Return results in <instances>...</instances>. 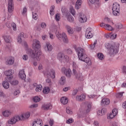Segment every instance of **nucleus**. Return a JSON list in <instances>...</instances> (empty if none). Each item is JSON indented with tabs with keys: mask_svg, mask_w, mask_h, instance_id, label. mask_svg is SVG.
<instances>
[{
	"mask_svg": "<svg viewBox=\"0 0 126 126\" xmlns=\"http://www.w3.org/2000/svg\"><path fill=\"white\" fill-rule=\"evenodd\" d=\"M105 48L108 50V53L110 56H115L119 53V46L113 45L110 43H106Z\"/></svg>",
	"mask_w": 126,
	"mask_h": 126,
	"instance_id": "obj_1",
	"label": "nucleus"
},
{
	"mask_svg": "<svg viewBox=\"0 0 126 126\" xmlns=\"http://www.w3.org/2000/svg\"><path fill=\"white\" fill-rule=\"evenodd\" d=\"M27 53L32 59H35L36 58L37 61H40L41 60L42 52L38 50H33L32 49H28Z\"/></svg>",
	"mask_w": 126,
	"mask_h": 126,
	"instance_id": "obj_2",
	"label": "nucleus"
},
{
	"mask_svg": "<svg viewBox=\"0 0 126 126\" xmlns=\"http://www.w3.org/2000/svg\"><path fill=\"white\" fill-rule=\"evenodd\" d=\"M56 36L59 41L63 40V42L66 44L68 43V38H67V35H66L65 33L63 32L62 34L60 32L57 31L56 32Z\"/></svg>",
	"mask_w": 126,
	"mask_h": 126,
	"instance_id": "obj_3",
	"label": "nucleus"
},
{
	"mask_svg": "<svg viewBox=\"0 0 126 126\" xmlns=\"http://www.w3.org/2000/svg\"><path fill=\"white\" fill-rule=\"evenodd\" d=\"M75 52L77 54L78 58L79 60H82L83 58H85L86 54H85V50L81 48V47H78L75 48Z\"/></svg>",
	"mask_w": 126,
	"mask_h": 126,
	"instance_id": "obj_4",
	"label": "nucleus"
},
{
	"mask_svg": "<svg viewBox=\"0 0 126 126\" xmlns=\"http://www.w3.org/2000/svg\"><path fill=\"white\" fill-rule=\"evenodd\" d=\"M45 76L55 78L56 77V71L53 69H46L44 72Z\"/></svg>",
	"mask_w": 126,
	"mask_h": 126,
	"instance_id": "obj_5",
	"label": "nucleus"
},
{
	"mask_svg": "<svg viewBox=\"0 0 126 126\" xmlns=\"http://www.w3.org/2000/svg\"><path fill=\"white\" fill-rule=\"evenodd\" d=\"M20 116L17 115L15 116H14L13 117H12L10 119H9L7 123L9 125H15L16 123H17V122L20 121Z\"/></svg>",
	"mask_w": 126,
	"mask_h": 126,
	"instance_id": "obj_6",
	"label": "nucleus"
},
{
	"mask_svg": "<svg viewBox=\"0 0 126 126\" xmlns=\"http://www.w3.org/2000/svg\"><path fill=\"white\" fill-rule=\"evenodd\" d=\"M57 59H58L60 62H67V61H68V56L64 55L63 53H59L58 54Z\"/></svg>",
	"mask_w": 126,
	"mask_h": 126,
	"instance_id": "obj_7",
	"label": "nucleus"
},
{
	"mask_svg": "<svg viewBox=\"0 0 126 126\" xmlns=\"http://www.w3.org/2000/svg\"><path fill=\"white\" fill-rule=\"evenodd\" d=\"M62 71L64 73V74H65V76L68 77V78H70V77H71V70H70V68L66 69L64 67L63 68Z\"/></svg>",
	"mask_w": 126,
	"mask_h": 126,
	"instance_id": "obj_8",
	"label": "nucleus"
},
{
	"mask_svg": "<svg viewBox=\"0 0 126 126\" xmlns=\"http://www.w3.org/2000/svg\"><path fill=\"white\" fill-rule=\"evenodd\" d=\"M85 36L87 39H91V38L93 37V34H92V29H91V28H88L86 30Z\"/></svg>",
	"mask_w": 126,
	"mask_h": 126,
	"instance_id": "obj_9",
	"label": "nucleus"
},
{
	"mask_svg": "<svg viewBox=\"0 0 126 126\" xmlns=\"http://www.w3.org/2000/svg\"><path fill=\"white\" fill-rule=\"evenodd\" d=\"M20 117V121H26L28 120L29 118H30V112H28L21 114Z\"/></svg>",
	"mask_w": 126,
	"mask_h": 126,
	"instance_id": "obj_10",
	"label": "nucleus"
},
{
	"mask_svg": "<svg viewBox=\"0 0 126 126\" xmlns=\"http://www.w3.org/2000/svg\"><path fill=\"white\" fill-rule=\"evenodd\" d=\"M13 0H8V11L9 13H11L13 11Z\"/></svg>",
	"mask_w": 126,
	"mask_h": 126,
	"instance_id": "obj_11",
	"label": "nucleus"
},
{
	"mask_svg": "<svg viewBox=\"0 0 126 126\" xmlns=\"http://www.w3.org/2000/svg\"><path fill=\"white\" fill-rule=\"evenodd\" d=\"M14 73V71L12 69L5 71L4 72L5 75H6V76H9V77H7V78H8V79H9V80H10V79H12V78H13V76L11 75H12V74H13Z\"/></svg>",
	"mask_w": 126,
	"mask_h": 126,
	"instance_id": "obj_12",
	"label": "nucleus"
},
{
	"mask_svg": "<svg viewBox=\"0 0 126 126\" xmlns=\"http://www.w3.org/2000/svg\"><path fill=\"white\" fill-rule=\"evenodd\" d=\"M80 61L82 62H84L86 63H87L88 65H91L92 63L91 62V60L89 57H87V55L85 56V57H83L82 59H81Z\"/></svg>",
	"mask_w": 126,
	"mask_h": 126,
	"instance_id": "obj_13",
	"label": "nucleus"
},
{
	"mask_svg": "<svg viewBox=\"0 0 126 126\" xmlns=\"http://www.w3.org/2000/svg\"><path fill=\"white\" fill-rule=\"evenodd\" d=\"M80 61L82 62H84L86 63H87L88 65H91L92 63L91 62V60L89 57H87V55L85 56V57H83L82 59H81Z\"/></svg>",
	"mask_w": 126,
	"mask_h": 126,
	"instance_id": "obj_14",
	"label": "nucleus"
},
{
	"mask_svg": "<svg viewBox=\"0 0 126 126\" xmlns=\"http://www.w3.org/2000/svg\"><path fill=\"white\" fill-rule=\"evenodd\" d=\"M53 108L52 104L50 103H46L42 105L41 107L42 110H44V111H48V110H51Z\"/></svg>",
	"mask_w": 126,
	"mask_h": 126,
	"instance_id": "obj_15",
	"label": "nucleus"
},
{
	"mask_svg": "<svg viewBox=\"0 0 126 126\" xmlns=\"http://www.w3.org/2000/svg\"><path fill=\"white\" fill-rule=\"evenodd\" d=\"M65 28L67 30V32L68 33V34L72 35V34L74 33V30H73V28L70 27V26L66 25L65 26Z\"/></svg>",
	"mask_w": 126,
	"mask_h": 126,
	"instance_id": "obj_16",
	"label": "nucleus"
},
{
	"mask_svg": "<svg viewBox=\"0 0 126 126\" xmlns=\"http://www.w3.org/2000/svg\"><path fill=\"white\" fill-rule=\"evenodd\" d=\"M32 47L33 48H35V49H39L41 47V45H40V41L37 39H34L32 43Z\"/></svg>",
	"mask_w": 126,
	"mask_h": 126,
	"instance_id": "obj_17",
	"label": "nucleus"
},
{
	"mask_svg": "<svg viewBox=\"0 0 126 126\" xmlns=\"http://www.w3.org/2000/svg\"><path fill=\"white\" fill-rule=\"evenodd\" d=\"M19 77L21 78L23 80H25V79H26V74H25L24 69H22L19 71Z\"/></svg>",
	"mask_w": 126,
	"mask_h": 126,
	"instance_id": "obj_18",
	"label": "nucleus"
},
{
	"mask_svg": "<svg viewBox=\"0 0 126 126\" xmlns=\"http://www.w3.org/2000/svg\"><path fill=\"white\" fill-rule=\"evenodd\" d=\"M43 122L41 119H37L34 121L32 123V126H42Z\"/></svg>",
	"mask_w": 126,
	"mask_h": 126,
	"instance_id": "obj_19",
	"label": "nucleus"
},
{
	"mask_svg": "<svg viewBox=\"0 0 126 126\" xmlns=\"http://www.w3.org/2000/svg\"><path fill=\"white\" fill-rule=\"evenodd\" d=\"M14 63V58L13 57H9L6 62V64L11 65Z\"/></svg>",
	"mask_w": 126,
	"mask_h": 126,
	"instance_id": "obj_20",
	"label": "nucleus"
},
{
	"mask_svg": "<svg viewBox=\"0 0 126 126\" xmlns=\"http://www.w3.org/2000/svg\"><path fill=\"white\" fill-rule=\"evenodd\" d=\"M79 21L81 23H84L87 21V17L85 15H80Z\"/></svg>",
	"mask_w": 126,
	"mask_h": 126,
	"instance_id": "obj_21",
	"label": "nucleus"
},
{
	"mask_svg": "<svg viewBox=\"0 0 126 126\" xmlns=\"http://www.w3.org/2000/svg\"><path fill=\"white\" fill-rule=\"evenodd\" d=\"M120 4L117 2H115L112 6V10L120 11Z\"/></svg>",
	"mask_w": 126,
	"mask_h": 126,
	"instance_id": "obj_22",
	"label": "nucleus"
},
{
	"mask_svg": "<svg viewBox=\"0 0 126 126\" xmlns=\"http://www.w3.org/2000/svg\"><path fill=\"white\" fill-rule=\"evenodd\" d=\"M82 4V0H78L76 2L75 8L76 9H79Z\"/></svg>",
	"mask_w": 126,
	"mask_h": 126,
	"instance_id": "obj_23",
	"label": "nucleus"
},
{
	"mask_svg": "<svg viewBox=\"0 0 126 126\" xmlns=\"http://www.w3.org/2000/svg\"><path fill=\"white\" fill-rule=\"evenodd\" d=\"M66 82V80L65 76H62L60 80L59 83L61 85H64V84Z\"/></svg>",
	"mask_w": 126,
	"mask_h": 126,
	"instance_id": "obj_24",
	"label": "nucleus"
},
{
	"mask_svg": "<svg viewBox=\"0 0 126 126\" xmlns=\"http://www.w3.org/2000/svg\"><path fill=\"white\" fill-rule=\"evenodd\" d=\"M102 104L103 105H109L110 104V99L107 98H104L101 100Z\"/></svg>",
	"mask_w": 126,
	"mask_h": 126,
	"instance_id": "obj_25",
	"label": "nucleus"
},
{
	"mask_svg": "<svg viewBox=\"0 0 126 126\" xmlns=\"http://www.w3.org/2000/svg\"><path fill=\"white\" fill-rule=\"evenodd\" d=\"M2 115L4 117H9L11 115L10 110H6L2 112Z\"/></svg>",
	"mask_w": 126,
	"mask_h": 126,
	"instance_id": "obj_26",
	"label": "nucleus"
},
{
	"mask_svg": "<svg viewBox=\"0 0 126 126\" xmlns=\"http://www.w3.org/2000/svg\"><path fill=\"white\" fill-rule=\"evenodd\" d=\"M61 102L63 105H66V104H67L68 100H67L66 97L63 96L61 98Z\"/></svg>",
	"mask_w": 126,
	"mask_h": 126,
	"instance_id": "obj_27",
	"label": "nucleus"
},
{
	"mask_svg": "<svg viewBox=\"0 0 126 126\" xmlns=\"http://www.w3.org/2000/svg\"><path fill=\"white\" fill-rule=\"evenodd\" d=\"M72 66H73V73H76V70H77V68H78V65L76 64V63L73 62L72 63Z\"/></svg>",
	"mask_w": 126,
	"mask_h": 126,
	"instance_id": "obj_28",
	"label": "nucleus"
},
{
	"mask_svg": "<svg viewBox=\"0 0 126 126\" xmlns=\"http://www.w3.org/2000/svg\"><path fill=\"white\" fill-rule=\"evenodd\" d=\"M66 18L67 20L69 21V22H70V23H72L74 21V18L71 15H66Z\"/></svg>",
	"mask_w": 126,
	"mask_h": 126,
	"instance_id": "obj_29",
	"label": "nucleus"
},
{
	"mask_svg": "<svg viewBox=\"0 0 126 126\" xmlns=\"http://www.w3.org/2000/svg\"><path fill=\"white\" fill-rule=\"evenodd\" d=\"M2 86L5 89H8L9 88V83L6 81H4L3 82Z\"/></svg>",
	"mask_w": 126,
	"mask_h": 126,
	"instance_id": "obj_30",
	"label": "nucleus"
},
{
	"mask_svg": "<svg viewBox=\"0 0 126 126\" xmlns=\"http://www.w3.org/2000/svg\"><path fill=\"white\" fill-rule=\"evenodd\" d=\"M45 48H47V50L49 52H51L53 50V46L50 43L48 42L46 44Z\"/></svg>",
	"mask_w": 126,
	"mask_h": 126,
	"instance_id": "obj_31",
	"label": "nucleus"
},
{
	"mask_svg": "<svg viewBox=\"0 0 126 126\" xmlns=\"http://www.w3.org/2000/svg\"><path fill=\"white\" fill-rule=\"evenodd\" d=\"M44 94H49L50 93V88L49 87H45L43 89Z\"/></svg>",
	"mask_w": 126,
	"mask_h": 126,
	"instance_id": "obj_32",
	"label": "nucleus"
},
{
	"mask_svg": "<svg viewBox=\"0 0 126 126\" xmlns=\"http://www.w3.org/2000/svg\"><path fill=\"white\" fill-rule=\"evenodd\" d=\"M3 38L4 41L6 42V43H10V36H7V35H3L2 36Z\"/></svg>",
	"mask_w": 126,
	"mask_h": 126,
	"instance_id": "obj_33",
	"label": "nucleus"
},
{
	"mask_svg": "<svg viewBox=\"0 0 126 126\" xmlns=\"http://www.w3.org/2000/svg\"><path fill=\"white\" fill-rule=\"evenodd\" d=\"M89 1L92 4H94L95 5H98L99 4V0H89Z\"/></svg>",
	"mask_w": 126,
	"mask_h": 126,
	"instance_id": "obj_34",
	"label": "nucleus"
},
{
	"mask_svg": "<svg viewBox=\"0 0 126 126\" xmlns=\"http://www.w3.org/2000/svg\"><path fill=\"white\" fill-rule=\"evenodd\" d=\"M74 73V75H75L76 78H77V79H79V78L81 77V73L77 72V70H76V73Z\"/></svg>",
	"mask_w": 126,
	"mask_h": 126,
	"instance_id": "obj_35",
	"label": "nucleus"
},
{
	"mask_svg": "<svg viewBox=\"0 0 126 126\" xmlns=\"http://www.w3.org/2000/svg\"><path fill=\"white\" fill-rule=\"evenodd\" d=\"M42 89H43V87H42V85H38L36 88L35 91L36 92H40V91H41Z\"/></svg>",
	"mask_w": 126,
	"mask_h": 126,
	"instance_id": "obj_36",
	"label": "nucleus"
},
{
	"mask_svg": "<svg viewBox=\"0 0 126 126\" xmlns=\"http://www.w3.org/2000/svg\"><path fill=\"white\" fill-rule=\"evenodd\" d=\"M97 56L98 57V58L99 59V60H100L101 61H102V60H104V55H103V54L99 53L97 54Z\"/></svg>",
	"mask_w": 126,
	"mask_h": 126,
	"instance_id": "obj_37",
	"label": "nucleus"
},
{
	"mask_svg": "<svg viewBox=\"0 0 126 126\" xmlns=\"http://www.w3.org/2000/svg\"><path fill=\"white\" fill-rule=\"evenodd\" d=\"M106 30H108L109 31H113V27L110 25L106 24L105 27Z\"/></svg>",
	"mask_w": 126,
	"mask_h": 126,
	"instance_id": "obj_38",
	"label": "nucleus"
},
{
	"mask_svg": "<svg viewBox=\"0 0 126 126\" xmlns=\"http://www.w3.org/2000/svg\"><path fill=\"white\" fill-rule=\"evenodd\" d=\"M61 20V14L57 13L55 15V20L56 21H59Z\"/></svg>",
	"mask_w": 126,
	"mask_h": 126,
	"instance_id": "obj_39",
	"label": "nucleus"
},
{
	"mask_svg": "<svg viewBox=\"0 0 126 126\" xmlns=\"http://www.w3.org/2000/svg\"><path fill=\"white\" fill-rule=\"evenodd\" d=\"M70 13H71V14H72V15H73V16L75 15V10L73 9V7L72 6L70 7Z\"/></svg>",
	"mask_w": 126,
	"mask_h": 126,
	"instance_id": "obj_40",
	"label": "nucleus"
},
{
	"mask_svg": "<svg viewBox=\"0 0 126 126\" xmlns=\"http://www.w3.org/2000/svg\"><path fill=\"white\" fill-rule=\"evenodd\" d=\"M54 9H55V6H52L51 7V9L50 11V15H54L55 14V12L54 11Z\"/></svg>",
	"mask_w": 126,
	"mask_h": 126,
	"instance_id": "obj_41",
	"label": "nucleus"
},
{
	"mask_svg": "<svg viewBox=\"0 0 126 126\" xmlns=\"http://www.w3.org/2000/svg\"><path fill=\"white\" fill-rule=\"evenodd\" d=\"M91 110V104L89 103L87 106V108L86 109V111L87 113H89Z\"/></svg>",
	"mask_w": 126,
	"mask_h": 126,
	"instance_id": "obj_42",
	"label": "nucleus"
},
{
	"mask_svg": "<svg viewBox=\"0 0 126 126\" xmlns=\"http://www.w3.org/2000/svg\"><path fill=\"white\" fill-rule=\"evenodd\" d=\"M41 99L39 96H35L33 97V102H35V103H37V102H40Z\"/></svg>",
	"mask_w": 126,
	"mask_h": 126,
	"instance_id": "obj_43",
	"label": "nucleus"
},
{
	"mask_svg": "<svg viewBox=\"0 0 126 126\" xmlns=\"http://www.w3.org/2000/svg\"><path fill=\"white\" fill-rule=\"evenodd\" d=\"M10 83H11V85L16 86V85H18L19 82H18V81H17L16 80H14L10 82Z\"/></svg>",
	"mask_w": 126,
	"mask_h": 126,
	"instance_id": "obj_44",
	"label": "nucleus"
},
{
	"mask_svg": "<svg viewBox=\"0 0 126 126\" xmlns=\"http://www.w3.org/2000/svg\"><path fill=\"white\" fill-rule=\"evenodd\" d=\"M66 112L67 114H69V115L72 114V111H71V109L69 107H66Z\"/></svg>",
	"mask_w": 126,
	"mask_h": 126,
	"instance_id": "obj_45",
	"label": "nucleus"
},
{
	"mask_svg": "<svg viewBox=\"0 0 126 126\" xmlns=\"http://www.w3.org/2000/svg\"><path fill=\"white\" fill-rule=\"evenodd\" d=\"M32 18L34 19V20L38 19V15L37 13L32 12Z\"/></svg>",
	"mask_w": 126,
	"mask_h": 126,
	"instance_id": "obj_46",
	"label": "nucleus"
},
{
	"mask_svg": "<svg viewBox=\"0 0 126 126\" xmlns=\"http://www.w3.org/2000/svg\"><path fill=\"white\" fill-rule=\"evenodd\" d=\"M112 11H113V15H115V16H117V15H118V14H120V11L118 10H112Z\"/></svg>",
	"mask_w": 126,
	"mask_h": 126,
	"instance_id": "obj_47",
	"label": "nucleus"
},
{
	"mask_svg": "<svg viewBox=\"0 0 126 126\" xmlns=\"http://www.w3.org/2000/svg\"><path fill=\"white\" fill-rule=\"evenodd\" d=\"M11 26L14 31H16V30H17V28L16 27V24H15V23H12L11 24Z\"/></svg>",
	"mask_w": 126,
	"mask_h": 126,
	"instance_id": "obj_48",
	"label": "nucleus"
},
{
	"mask_svg": "<svg viewBox=\"0 0 126 126\" xmlns=\"http://www.w3.org/2000/svg\"><path fill=\"white\" fill-rule=\"evenodd\" d=\"M40 27L42 29H45V28L47 27V24H46L44 22H42L40 24Z\"/></svg>",
	"mask_w": 126,
	"mask_h": 126,
	"instance_id": "obj_49",
	"label": "nucleus"
},
{
	"mask_svg": "<svg viewBox=\"0 0 126 126\" xmlns=\"http://www.w3.org/2000/svg\"><path fill=\"white\" fill-rule=\"evenodd\" d=\"M80 96L81 97V102H82V101H84V100H85V98H86V94H81Z\"/></svg>",
	"mask_w": 126,
	"mask_h": 126,
	"instance_id": "obj_50",
	"label": "nucleus"
},
{
	"mask_svg": "<svg viewBox=\"0 0 126 126\" xmlns=\"http://www.w3.org/2000/svg\"><path fill=\"white\" fill-rule=\"evenodd\" d=\"M85 121V122L88 123V124H90V123H91V119H90V118L89 117H86Z\"/></svg>",
	"mask_w": 126,
	"mask_h": 126,
	"instance_id": "obj_51",
	"label": "nucleus"
},
{
	"mask_svg": "<svg viewBox=\"0 0 126 126\" xmlns=\"http://www.w3.org/2000/svg\"><path fill=\"white\" fill-rule=\"evenodd\" d=\"M19 94H20V90H16L14 92V96H17V95H19Z\"/></svg>",
	"mask_w": 126,
	"mask_h": 126,
	"instance_id": "obj_52",
	"label": "nucleus"
},
{
	"mask_svg": "<svg viewBox=\"0 0 126 126\" xmlns=\"http://www.w3.org/2000/svg\"><path fill=\"white\" fill-rule=\"evenodd\" d=\"M115 117H116V115L112 112V113L109 115V117H108V119H114Z\"/></svg>",
	"mask_w": 126,
	"mask_h": 126,
	"instance_id": "obj_53",
	"label": "nucleus"
},
{
	"mask_svg": "<svg viewBox=\"0 0 126 126\" xmlns=\"http://www.w3.org/2000/svg\"><path fill=\"white\" fill-rule=\"evenodd\" d=\"M111 39L112 40L115 39L116 38H117V34L116 33H113L110 36Z\"/></svg>",
	"mask_w": 126,
	"mask_h": 126,
	"instance_id": "obj_54",
	"label": "nucleus"
},
{
	"mask_svg": "<svg viewBox=\"0 0 126 126\" xmlns=\"http://www.w3.org/2000/svg\"><path fill=\"white\" fill-rule=\"evenodd\" d=\"M124 93H119L116 94V97L117 98H122L123 97V94Z\"/></svg>",
	"mask_w": 126,
	"mask_h": 126,
	"instance_id": "obj_55",
	"label": "nucleus"
},
{
	"mask_svg": "<svg viewBox=\"0 0 126 126\" xmlns=\"http://www.w3.org/2000/svg\"><path fill=\"white\" fill-rule=\"evenodd\" d=\"M113 114H114L116 116L118 115V109L117 108H114L112 110Z\"/></svg>",
	"mask_w": 126,
	"mask_h": 126,
	"instance_id": "obj_56",
	"label": "nucleus"
},
{
	"mask_svg": "<svg viewBox=\"0 0 126 126\" xmlns=\"http://www.w3.org/2000/svg\"><path fill=\"white\" fill-rule=\"evenodd\" d=\"M49 125L50 126H54V120L53 119H50L49 120Z\"/></svg>",
	"mask_w": 126,
	"mask_h": 126,
	"instance_id": "obj_57",
	"label": "nucleus"
},
{
	"mask_svg": "<svg viewBox=\"0 0 126 126\" xmlns=\"http://www.w3.org/2000/svg\"><path fill=\"white\" fill-rule=\"evenodd\" d=\"M66 123L67 124H71L73 123V119L72 118H70L68 120H67Z\"/></svg>",
	"mask_w": 126,
	"mask_h": 126,
	"instance_id": "obj_58",
	"label": "nucleus"
},
{
	"mask_svg": "<svg viewBox=\"0 0 126 126\" xmlns=\"http://www.w3.org/2000/svg\"><path fill=\"white\" fill-rule=\"evenodd\" d=\"M18 43L19 44H21L22 43V38L20 37V36H18L17 38Z\"/></svg>",
	"mask_w": 126,
	"mask_h": 126,
	"instance_id": "obj_59",
	"label": "nucleus"
},
{
	"mask_svg": "<svg viewBox=\"0 0 126 126\" xmlns=\"http://www.w3.org/2000/svg\"><path fill=\"white\" fill-rule=\"evenodd\" d=\"M49 37L51 40H54L55 36H54V34H52L51 32H49Z\"/></svg>",
	"mask_w": 126,
	"mask_h": 126,
	"instance_id": "obj_60",
	"label": "nucleus"
},
{
	"mask_svg": "<svg viewBox=\"0 0 126 126\" xmlns=\"http://www.w3.org/2000/svg\"><path fill=\"white\" fill-rule=\"evenodd\" d=\"M23 60H24V61H27V60H28V56L27 55H23Z\"/></svg>",
	"mask_w": 126,
	"mask_h": 126,
	"instance_id": "obj_61",
	"label": "nucleus"
},
{
	"mask_svg": "<svg viewBox=\"0 0 126 126\" xmlns=\"http://www.w3.org/2000/svg\"><path fill=\"white\" fill-rule=\"evenodd\" d=\"M27 12V8L26 7H24L23 9L22 14H25Z\"/></svg>",
	"mask_w": 126,
	"mask_h": 126,
	"instance_id": "obj_62",
	"label": "nucleus"
},
{
	"mask_svg": "<svg viewBox=\"0 0 126 126\" xmlns=\"http://www.w3.org/2000/svg\"><path fill=\"white\" fill-rule=\"evenodd\" d=\"M106 25H107V24H105V23H102L100 24V27H102V28H104L105 29Z\"/></svg>",
	"mask_w": 126,
	"mask_h": 126,
	"instance_id": "obj_63",
	"label": "nucleus"
},
{
	"mask_svg": "<svg viewBox=\"0 0 126 126\" xmlns=\"http://www.w3.org/2000/svg\"><path fill=\"white\" fill-rule=\"evenodd\" d=\"M37 107H38V104L37 103L32 104L31 106V108H37Z\"/></svg>",
	"mask_w": 126,
	"mask_h": 126,
	"instance_id": "obj_64",
	"label": "nucleus"
}]
</instances>
